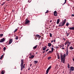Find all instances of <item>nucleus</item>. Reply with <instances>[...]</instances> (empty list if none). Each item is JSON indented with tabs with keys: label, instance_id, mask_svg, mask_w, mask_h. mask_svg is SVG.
Segmentation results:
<instances>
[{
	"label": "nucleus",
	"instance_id": "f257e3e1",
	"mask_svg": "<svg viewBox=\"0 0 74 74\" xmlns=\"http://www.w3.org/2000/svg\"><path fill=\"white\" fill-rule=\"evenodd\" d=\"M60 57H61V62H62L63 63H64L66 61V54H64V55H62V54H60Z\"/></svg>",
	"mask_w": 74,
	"mask_h": 74
},
{
	"label": "nucleus",
	"instance_id": "f03ea898",
	"mask_svg": "<svg viewBox=\"0 0 74 74\" xmlns=\"http://www.w3.org/2000/svg\"><path fill=\"white\" fill-rule=\"evenodd\" d=\"M24 60L23 59L21 60V71H22V69H25V64H24L23 65V61Z\"/></svg>",
	"mask_w": 74,
	"mask_h": 74
},
{
	"label": "nucleus",
	"instance_id": "7ed1b4c3",
	"mask_svg": "<svg viewBox=\"0 0 74 74\" xmlns=\"http://www.w3.org/2000/svg\"><path fill=\"white\" fill-rule=\"evenodd\" d=\"M64 24L63 22H61L59 24V25H58L59 27H62L64 25Z\"/></svg>",
	"mask_w": 74,
	"mask_h": 74
},
{
	"label": "nucleus",
	"instance_id": "20e7f679",
	"mask_svg": "<svg viewBox=\"0 0 74 74\" xmlns=\"http://www.w3.org/2000/svg\"><path fill=\"white\" fill-rule=\"evenodd\" d=\"M69 69L70 71H74V67L73 66H70Z\"/></svg>",
	"mask_w": 74,
	"mask_h": 74
},
{
	"label": "nucleus",
	"instance_id": "39448f33",
	"mask_svg": "<svg viewBox=\"0 0 74 74\" xmlns=\"http://www.w3.org/2000/svg\"><path fill=\"white\" fill-rule=\"evenodd\" d=\"M5 41V39L4 38H3V39H1L0 40V42H3L4 41Z\"/></svg>",
	"mask_w": 74,
	"mask_h": 74
},
{
	"label": "nucleus",
	"instance_id": "423d86ee",
	"mask_svg": "<svg viewBox=\"0 0 74 74\" xmlns=\"http://www.w3.org/2000/svg\"><path fill=\"white\" fill-rule=\"evenodd\" d=\"M9 44H11V43L13 41V40L12 39H9Z\"/></svg>",
	"mask_w": 74,
	"mask_h": 74
},
{
	"label": "nucleus",
	"instance_id": "0eeeda50",
	"mask_svg": "<svg viewBox=\"0 0 74 74\" xmlns=\"http://www.w3.org/2000/svg\"><path fill=\"white\" fill-rule=\"evenodd\" d=\"M29 22H30V21L27 19H26L25 22V24H27Z\"/></svg>",
	"mask_w": 74,
	"mask_h": 74
},
{
	"label": "nucleus",
	"instance_id": "6e6552de",
	"mask_svg": "<svg viewBox=\"0 0 74 74\" xmlns=\"http://www.w3.org/2000/svg\"><path fill=\"white\" fill-rule=\"evenodd\" d=\"M54 15L55 16H57V12L56 11L54 12Z\"/></svg>",
	"mask_w": 74,
	"mask_h": 74
},
{
	"label": "nucleus",
	"instance_id": "1a4fd4ad",
	"mask_svg": "<svg viewBox=\"0 0 74 74\" xmlns=\"http://www.w3.org/2000/svg\"><path fill=\"white\" fill-rule=\"evenodd\" d=\"M66 56H68V55H69V51L67 50V49L66 50Z\"/></svg>",
	"mask_w": 74,
	"mask_h": 74
},
{
	"label": "nucleus",
	"instance_id": "9d476101",
	"mask_svg": "<svg viewBox=\"0 0 74 74\" xmlns=\"http://www.w3.org/2000/svg\"><path fill=\"white\" fill-rule=\"evenodd\" d=\"M60 21V19H58V20H57V24H59V22Z\"/></svg>",
	"mask_w": 74,
	"mask_h": 74
},
{
	"label": "nucleus",
	"instance_id": "9b49d317",
	"mask_svg": "<svg viewBox=\"0 0 74 74\" xmlns=\"http://www.w3.org/2000/svg\"><path fill=\"white\" fill-rule=\"evenodd\" d=\"M51 45H52V44L51 43H48V47H50L51 46Z\"/></svg>",
	"mask_w": 74,
	"mask_h": 74
},
{
	"label": "nucleus",
	"instance_id": "f8f14e48",
	"mask_svg": "<svg viewBox=\"0 0 74 74\" xmlns=\"http://www.w3.org/2000/svg\"><path fill=\"white\" fill-rule=\"evenodd\" d=\"M69 29L70 30H74V27H68Z\"/></svg>",
	"mask_w": 74,
	"mask_h": 74
},
{
	"label": "nucleus",
	"instance_id": "ddd939ff",
	"mask_svg": "<svg viewBox=\"0 0 74 74\" xmlns=\"http://www.w3.org/2000/svg\"><path fill=\"white\" fill-rule=\"evenodd\" d=\"M37 45H36V46L33 47V49L35 50V49H36V48H37Z\"/></svg>",
	"mask_w": 74,
	"mask_h": 74
},
{
	"label": "nucleus",
	"instance_id": "4468645a",
	"mask_svg": "<svg viewBox=\"0 0 74 74\" xmlns=\"http://www.w3.org/2000/svg\"><path fill=\"white\" fill-rule=\"evenodd\" d=\"M34 57V56L32 55L31 57H29V59H32Z\"/></svg>",
	"mask_w": 74,
	"mask_h": 74
},
{
	"label": "nucleus",
	"instance_id": "2eb2a0df",
	"mask_svg": "<svg viewBox=\"0 0 74 74\" xmlns=\"http://www.w3.org/2000/svg\"><path fill=\"white\" fill-rule=\"evenodd\" d=\"M52 51H49V52H47V54H48L49 53H52Z\"/></svg>",
	"mask_w": 74,
	"mask_h": 74
},
{
	"label": "nucleus",
	"instance_id": "dca6fc26",
	"mask_svg": "<svg viewBox=\"0 0 74 74\" xmlns=\"http://www.w3.org/2000/svg\"><path fill=\"white\" fill-rule=\"evenodd\" d=\"M34 64H37L38 63V61H34Z\"/></svg>",
	"mask_w": 74,
	"mask_h": 74
},
{
	"label": "nucleus",
	"instance_id": "f3484780",
	"mask_svg": "<svg viewBox=\"0 0 74 74\" xmlns=\"http://www.w3.org/2000/svg\"><path fill=\"white\" fill-rule=\"evenodd\" d=\"M69 44V41H67L66 42H65L64 44L65 45H66V44Z\"/></svg>",
	"mask_w": 74,
	"mask_h": 74
},
{
	"label": "nucleus",
	"instance_id": "a211bd4d",
	"mask_svg": "<svg viewBox=\"0 0 74 74\" xmlns=\"http://www.w3.org/2000/svg\"><path fill=\"white\" fill-rule=\"evenodd\" d=\"M46 48H47V47L45 46V47H43V51H45L46 49Z\"/></svg>",
	"mask_w": 74,
	"mask_h": 74
},
{
	"label": "nucleus",
	"instance_id": "6ab92c4d",
	"mask_svg": "<svg viewBox=\"0 0 74 74\" xmlns=\"http://www.w3.org/2000/svg\"><path fill=\"white\" fill-rule=\"evenodd\" d=\"M36 37H38V38H41V36H40V35H36Z\"/></svg>",
	"mask_w": 74,
	"mask_h": 74
},
{
	"label": "nucleus",
	"instance_id": "aec40b11",
	"mask_svg": "<svg viewBox=\"0 0 74 74\" xmlns=\"http://www.w3.org/2000/svg\"><path fill=\"white\" fill-rule=\"evenodd\" d=\"M66 19H65L64 21V22H63V23L65 25V23H66Z\"/></svg>",
	"mask_w": 74,
	"mask_h": 74
},
{
	"label": "nucleus",
	"instance_id": "412c9836",
	"mask_svg": "<svg viewBox=\"0 0 74 74\" xmlns=\"http://www.w3.org/2000/svg\"><path fill=\"white\" fill-rule=\"evenodd\" d=\"M58 46H59H59H60V48H61V47H64V45H63L62 46V45H58Z\"/></svg>",
	"mask_w": 74,
	"mask_h": 74
},
{
	"label": "nucleus",
	"instance_id": "4be33fe9",
	"mask_svg": "<svg viewBox=\"0 0 74 74\" xmlns=\"http://www.w3.org/2000/svg\"><path fill=\"white\" fill-rule=\"evenodd\" d=\"M70 65H69V64L68 63V69H69L70 67Z\"/></svg>",
	"mask_w": 74,
	"mask_h": 74
},
{
	"label": "nucleus",
	"instance_id": "5701e85b",
	"mask_svg": "<svg viewBox=\"0 0 74 74\" xmlns=\"http://www.w3.org/2000/svg\"><path fill=\"white\" fill-rule=\"evenodd\" d=\"M58 56V59H60V56H59V55H57Z\"/></svg>",
	"mask_w": 74,
	"mask_h": 74
},
{
	"label": "nucleus",
	"instance_id": "b1692460",
	"mask_svg": "<svg viewBox=\"0 0 74 74\" xmlns=\"http://www.w3.org/2000/svg\"><path fill=\"white\" fill-rule=\"evenodd\" d=\"M1 74H4V71L3 70L2 71H1Z\"/></svg>",
	"mask_w": 74,
	"mask_h": 74
},
{
	"label": "nucleus",
	"instance_id": "393cba45",
	"mask_svg": "<svg viewBox=\"0 0 74 74\" xmlns=\"http://www.w3.org/2000/svg\"><path fill=\"white\" fill-rule=\"evenodd\" d=\"M66 0L67 1V0H65V2L63 4H62V5H64V4L66 3Z\"/></svg>",
	"mask_w": 74,
	"mask_h": 74
},
{
	"label": "nucleus",
	"instance_id": "a878e982",
	"mask_svg": "<svg viewBox=\"0 0 74 74\" xmlns=\"http://www.w3.org/2000/svg\"><path fill=\"white\" fill-rule=\"evenodd\" d=\"M70 49H71V50L72 49H74L73 48V47H72V46H71V47H70Z\"/></svg>",
	"mask_w": 74,
	"mask_h": 74
},
{
	"label": "nucleus",
	"instance_id": "bb28decb",
	"mask_svg": "<svg viewBox=\"0 0 74 74\" xmlns=\"http://www.w3.org/2000/svg\"><path fill=\"white\" fill-rule=\"evenodd\" d=\"M69 25V23H67L66 24V26H68Z\"/></svg>",
	"mask_w": 74,
	"mask_h": 74
},
{
	"label": "nucleus",
	"instance_id": "cd10ccee",
	"mask_svg": "<svg viewBox=\"0 0 74 74\" xmlns=\"http://www.w3.org/2000/svg\"><path fill=\"white\" fill-rule=\"evenodd\" d=\"M49 70L48 69H47V70L46 71V74H48V72L49 71Z\"/></svg>",
	"mask_w": 74,
	"mask_h": 74
},
{
	"label": "nucleus",
	"instance_id": "c85d7f7f",
	"mask_svg": "<svg viewBox=\"0 0 74 74\" xmlns=\"http://www.w3.org/2000/svg\"><path fill=\"white\" fill-rule=\"evenodd\" d=\"M3 56V55H2V56H1V58H0V59H2L3 58V56Z\"/></svg>",
	"mask_w": 74,
	"mask_h": 74
},
{
	"label": "nucleus",
	"instance_id": "c756f323",
	"mask_svg": "<svg viewBox=\"0 0 74 74\" xmlns=\"http://www.w3.org/2000/svg\"><path fill=\"white\" fill-rule=\"evenodd\" d=\"M51 59V57H49L47 58V59H48V60H49V59Z\"/></svg>",
	"mask_w": 74,
	"mask_h": 74
},
{
	"label": "nucleus",
	"instance_id": "7c9ffc66",
	"mask_svg": "<svg viewBox=\"0 0 74 74\" xmlns=\"http://www.w3.org/2000/svg\"><path fill=\"white\" fill-rule=\"evenodd\" d=\"M51 68V66H50L47 69L48 70H49V69Z\"/></svg>",
	"mask_w": 74,
	"mask_h": 74
},
{
	"label": "nucleus",
	"instance_id": "2f4dec72",
	"mask_svg": "<svg viewBox=\"0 0 74 74\" xmlns=\"http://www.w3.org/2000/svg\"><path fill=\"white\" fill-rule=\"evenodd\" d=\"M5 49H6V48L5 47H4L3 48V51H5Z\"/></svg>",
	"mask_w": 74,
	"mask_h": 74
},
{
	"label": "nucleus",
	"instance_id": "473e14b6",
	"mask_svg": "<svg viewBox=\"0 0 74 74\" xmlns=\"http://www.w3.org/2000/svg\"><path fill=\"white\" fill-rule=\"evenodd\" d=\"M17 30H18V29H16L14 31V33H15V32H16V31H17Z\"/></svg>",
	"mask_w": 74,
	"mask_h": 74
},
{
	"label": "nucleus",
	"instance_id": "72a5a7b5",
	"mask_svg": "<svg viewBox=\"0 0 74 74\" xmlns=\"http://www.w3.org/2000/svg\"><path fill=\"white\" fill-rule=\"evenodd\" d=\"M15 39L16 40H18V36H16V37L15 38Z\"/></svg>",
	"mask_w": 74,
	"mask_h": 74
},
{
	"label": "nucleus",
	"instance_id": "f704fd0d",
	"mask_svg": "<svg viewBox=\"0 0 74 74\" xmlns=\"http://www.w3.org/2000/svg\"><path fill=\"white\" fill-rule=\"evenodd\" d=\"M49 12V10H47L46 11V12H45V14H47V13H48Z\"/></svg>",
	"mask_w": 74,
	"mask_h": 74
},
{
	"label": "nucleus",
	"instance_id": "c9c22d12",
	"mask_svg": "<svg viewBox=\"0 0 74 74\" xmlns=\"http://www.w3.org/2000/svg\"><path fill=\"white\" fill-rule=\"evenodd\" d=\"M50 37H52V34L51 33H50Z\"/></svg>",
	"mask_w": 74,
	"mask_h": 74
},
{
	"label": "nucleus",
	"instance_id": "e433bc0d",
	"mask_svg": "<svg viewBox=\"0 0 74 74\" xmlns=\"http://www.w3.org/2000/svg\"><path fill=\"white\" fill-rule=\"evenodd\" d=\"M3 36V34H0V37H2Z\"/></svg>",
	"mask_w": 74,
	"mask_h": 74
},
{
	"label": "nucleus",
	"instance_id": "4c0bfd02",
	"mask_svg": "<svg viewBox=\"0 0 74 74\" xmlns=\"http://www.w3.org/2000/svg\"><path fill=\"white\" fill-rule=\"evenodd\" d=\"M53 48L52 47L51 48V51H52L53 52Z\"/></svg>",
	"mask_w": 74,
	"mask_h": 74
},
{
	"label": "nucleus",
	"instance_id": "58836bf2",
	"mask_svg": "<svg viewBox=\"0 0 74 74\" xmlns=\"http://www.w3.org/2000/svg\"><path fill=\"white\" fill-rule=\"evenodd\" d=\"M68 44L69 45H70V44H71V42H69V41H68Z\"/></svg>",
	"mask_w": 74,
	"mask_h": 74
},
{
	"label": "nucleus",
	"instance_id": "ea45409f",
	"mask_svg": "<svg viewBox=\"0 0 74 74\" xmlns=\"http://www.w3.org/2000/svg\"><path fill=\"white\" fill-rule=\"evenodd\" d=\"M53 41H54V42H56V39H54Z\"/></svg>",
	"mask_w": 74,
	"mask_h": 74
},
{
	"label": "nucleus",
	"instance_id": "a19ab883",
	"mask_svg": "<svg viewBox=\"0 0 74 74\" xmlns=\"http://www.w3.org/2000/svg\"><path fill=\"white\" fill-rule=\"evenodd\" d=\"M48 50H49V49H47V50H45V51L46 52H47V51H48Z\"/></svg>",
	"mask_w": 74,
	"mask_h": 74
},
{
	"label": "nucleus",
	"instance_id": "79ce46f5",
	"mask_svg": "<svg viewBox=\"0 0 74 74\" xmlns=\"http://www.w3.org/2000/svg\"><path fill=\"white\" fill-rule=\"evenodd\" d=\"M69 33H68V34H67V37H68L69 36Z\"/></svg>",
	"mask_w": 74,
	"mask_h": 74
},
{
	"label": "nucleus",
	"instance_id": "37998d69",
	"mask_svg": "<svg viewBox=\"0 0 74 74\" xmlns=\"http://www.w3.org/2000/svg\"><path fill=\"white\" fill-rule=\"evenodd\" d=\"M72 16H74V14H72L71 15Z\"/></svg>",
	"mask_w": 74,
	"mask_h": 74
},
{
	"label": "nucleus",
	"instance_id": "c03bdc74",
	"mask_svg": "<svg viewBox=\"0 0 74 74\" xmlns=\"http://www.w3.org/2000/svg\"><path fill=\"white\" fill-rule=\"evenodd\" d=\"M69 45H67V48H69Z\"/></svg>",
	"mask_w": 74,
	"mask_h": 74
},
{
	"label": "nucleus",
	"instance_id": "a18cd8bd",
	"mask_svg": "<svg viewBox=\"0 0 74 74\" xmlns=\"http://www.w3.org/2000/svg\"><path fill=\"white\" fill-rule=\"evenodd\" d=\"M30 67H31V66H32V64H30Z\"/></svg>",
	"mask_w": 74,
	"mask_h": 74
},
{
	"label": "nucleus",
	"instance_id": "49530a36",
	"mask_svg": "<svg viewBox=\"0 0 74 74\" xmlns=\"http://www.w3.org/2000/svg\"><path fill=\"white\" fill-rule=\"evenodd\" d=\"M29 55H30V56H31V55H32V53H30V54H29Z\"/></svg>",
	"mask_w": 74,
	"mask_h": 74
},
{
	"label": "nucleus",
	"instance_id": "de8ad7c7",
	"mask_svg": "<svg viewBox=\"0 0 74 74\" xmlns=\"http://www.w3.org/2000/svg\"><path fill=\"white\" fill-rule=\"evenodd\" d=\"M53 42V40H51V42L52 43V42Z\"/></svg>",
	"mask_w": 74,
	"mask_h": 74
},
{
	"label": "nucleus",
	"instance_id": "09e8293b",
	"mask_svg": "<svg viewBox=\"0 0 74 74\" xmlns=\"http://www.w3.org/2000/svg\"><path fill=\"white\" fill-rule=\"evenodd\" d=\"M3 4H5V2H3Z\"/></svg>",
	"mask_w": 74,
	"mask_h": 74
},
{
	"label": "nucleus",
	"instance_id": "8fccbe9b",
	"mask_svg": "<svg viewBox=\"0 0 74 74\" xmlns=\"http://www.w3.org/2000/svg\"><path fill=\"white\" fill-rule=\"evenodd\" d=\"M42 53H45V51H42Z\"/></svg>",
	"mask_w": 74,
	"mask_h": 74
},
{
	"label": "nucleus",
	"instance_id": "3c124183",
	"mask_svg": "<svg viewBox=\"0 0 74 74\" xmlns=\"http://www.w3.org/2000/svg\"><path fill=\"white\" fill-rule=\"evenodd\" d=\"M14 11H15V10H12V11L13 12H14Z\"/></svg>",
	"mask_w": 74,
	"mask_h": 74
},
{
	"label": "nucleus",
	"instance_id": "603ef678",
	"mask_svg": "<svg viewBox=\"0 0 74 74\" xmlns=\"http://www.w3.org/2000/svg\"><path fill=\"white\" fill-rule=\"evenodd\" d=\"M63 40H64V41H65V40H66V39L64 38L63 39Z\"/></svg>",
	"mask_w": 74,
	"mask_h": 74
},
{
	"label": "nucleus",
	"instance_id": "864d4df0",
	"mask_svg": "<svg viewBox=\"0 0 74 74\" xmlns=\"http://www.w3.org/2000/svg\"><path fill=\"white\" fill-rule=\"evenodd\" d=\"M50 23H51V22H52V20H51L49 22Z\"/></svg>",
	"mask_w": 74,
	"mask_h": 74
},
{
	"label": "nucleus",
	"instance_id": "5fc2aeb1",
	"mask_svg": "<svg viewBox=\"0 0 74 74\" xmlns=\"http://www.w3.org/2000/svg\"><path fill=\"white\" fill-rule=\"evenodd\" d=\"M56 48H59V47H56Z\"/></svg>",
	"mask_w": 74,
	"mask_h": 74
},
{
	"label": "nucleus",
	"instance_id": "6e6d98bb",
	"mask_svg": "<svg viewBox=\"0 0 74 74\" xmlns=\"http://www.w3.org/2000/svg\"><path fill=\"white\" fill-rule=\"evenodd\" d=\"M62 49H64V48H62Z\"/></svg>",
	"mask_w": 74,
	"mask_h": 74
},
{
	"label": "nucleus",
	"instance_id": "4d7b16f0",
	"mask_svg": "<svg viewBox=\"0 0 74 74\" xmlns=\"http://www.w3.org/2000/svg\"><path fill=\"white\" fill-rule=\"evenodd\" d=\"M52 47H53V45H52Z\"/></svg>",
	"mask_w": 74,
	"mask_h": 74
},
{
	"label": "nucleus",
	"instance_id": "13d9d810",
	"mask_svg": "<svg viewBox=\"0 0 74 74\" xmlns=\"http://www.w3.org/2000/svg\"><path fill=\"white\" fill-rule=\"evenodd\" d=\"M3 5H3V3L1 5L3 6Z\"/></svg>",
	"mask_w": 74,
	"mask_h": 74
},
{
	"label": "nucleus",
	"instance_id": "bf43d9fd",
	"mask_svg": "<svg viewBox=\"0 0 74 74\" xmlns=\"http://www.w3.org/2000/svg\"><path fill=\"white\" fill-rule=\"evenodd\" d=\"M28 70H30V69H29V68Z\"/></svg>",
	"mask_w": 74,
	"mask_h": 74
},
{
	"label": "nucleus",
	"instance_id": "052dcab7",
	"mask_svg": "<svg viewBox=\"0 0 74 74\" xmlns=\"http://www.w3.org/2000/svg\"><path fill=\"white\" fill-rule=\"evenodd\" d=\"M68 48H67V49H66V50L67 49V50H68Z\"/></svg>",
	"mask_w": 74,
	"mask_h": 74
},
{
	"label": "nucleus",
	"instance_id": "680f3d73",
	"mask_svg": "<svg viewBox=\"0 0 74 74\" xmlns=\"http://www.w3.org/2000/svg\"><path fill=\"white\" fill-rule=\"evenodd\" d=\"M36 54H37V52H36Z\"/></svg>",
	"mask_w": 74,
	"mask_h": 74
},
{
	"label": "nucleus",
	"instance_id": "e2e57ef3",
	"mask_svg": "<svg viewBox=\"0 0 74 74\" xmlns=\"http://www.w3.org/2000/svg\"><path fill=\"white\" fill-rule=\"evenodd\" d=\"M66 34H68V33L67 32H66Z\"/></svg>",
	"mask_w": 74,
	"mask_h": 74
},
{
	"label": "nucleus",
	"instance_id": "0e129e2a",
	"mask_svg": "<svg viewBox=\"0 0 74 74\" xmlns=\"http://www.w3.org/2000/svg\"><path fill=\"white\" fill-rule=\"evenodd\" d=\"M9 0H7V1H9Z\"/></svg>",
	"mask_w": 74,
	"mask_h": 74
},
{
	"label": "nucleus",
	"instance_id": "69168bd1",
	"mask_svg": "<svg viewBox=\"0 0 74 74\" xmlns=\"http://www.w3.org/2000/svg\"><path fill=\"white\" fill-rule=\"evenodd\" d=\"M0 26H1V24H0Z\"/></svg>",
	"mask_w": 74,
	"mask_h": 74
},
{
	"label": "nucleus",
	"instance_id": "338daca9",
	"mask_svg": "<svg viewBox=\"0 0 74 74\" xmlns=\"http://www.w3.org/2000/svg\"><path fill=\"white\" fill-rule=\"evenodd\" d=\"M1 49L0 48V49Z\"/></svg>",
	"mask_w": 74,
	"mask_h": 74
}]
</instances>
